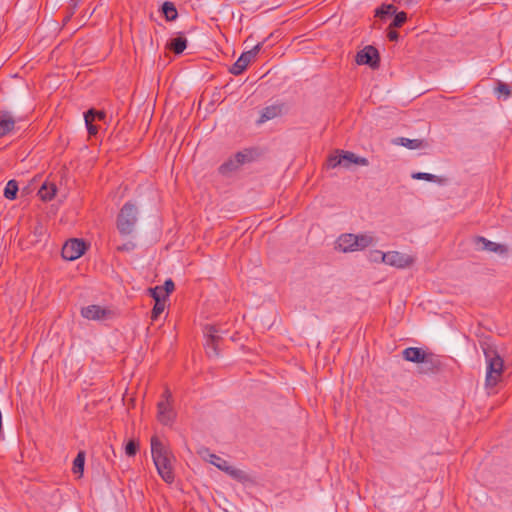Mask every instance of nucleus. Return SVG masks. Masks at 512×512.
<instances>
[{
  "label": "nucleus",
  "mask_w": 512,
  "mask_h": 512,
  "mask_svg": "<svg viewBox=\"0 0 512 512\" xmlns=\"http://www.w3.org/2000/svg\"><path fill=\"white\" fill-rule=\"evenodd\" d=\"M480 347L483 351L487 364L485 386L487 389H492L498 384L501 378L504 361L495 345L489 340L480 341Z\"/></svg>",
  "instance_id": "nucleus-1"
},
{
  "label": "nucleus",
  "mask_w": 512,
  "mask_h": 512,
  "mask_svg": "<svg viewBox=\"0 0 512 512\" xmlns=\"http://www.w3.org/2000/svg\"><path fill=\"white\" fill-rule=\"evenodd\" d=\"M151 454L158 474L166 483L171 484L175 478L171 466L172 455L170 450L156 436L151 439Z\"/></svg>",
  "instance_id": "nucleus-2"
},
{
  "label": "nucleus",
  "mask_w": 512,
  "mask_h": 512,
  "mask_svg": "<svg viewBox=\"0 0 512 512\" xmlns=\"http://www.w3.org/2000/svg\"><path fill=\"white\" fill-rule=\"evenodd\" d=\"M138 221V208L135 203L128 201L120 209L117 216V229L122 236L131 235Z\"/></svg>",
  "instance_id": "nucleus-3"
},
{
  "label": "nucleus",
  "mask_w": 512,
  "mask_h": 512,
  "mask_svg": "<svg viewBox=\"0 0 512 512\" xmlns=\"http://www.w3.org/2000/svg\"><path fill=\"white\" fill-rule=\"evenodd\" d=\"M198 454L204 460L208 461L209 463H211L212 465L217 467L219 470L225 472L227 475H229L233 479H235L239 482H244L247 480V475L243 470L231 466L228 461L217 456L214 453H211L208 448H205V447L201 448L198 451Z\"/></svg>",
  "instance_id": "nucleus-4"
},
{
  "label": "nucleus",
  "mask_w": 512,
  "mask_h": 512,
  "mask_svg": "<svg viewBox=\"0 0 512 512\" xmlns=\"http://www.w3.org/2000/svg\"><path fill=\"white\" fill-rule=\"evenodd\" d=\"M87 249L83 239L73 238L65 242L61 255L65 260L73 261L81 257Z\"/></svg>",
  "instance_id": "nucleus-5"
},
{
  "label": "nucleus",
  "mask_w": 512,
  "mask_h": 512,
  "mask_svg": "<svg viewBox=\"0 0 512 512\" xmlns=\"http://www.w3.org/2000/svg\"><path fill=\"white\" fill-rule=\"evenodd\" d=\"M263 45L264 42H259L249 51L243 52L236 60V62L231 66L229 72L233 75H240L247 68L250 62L256 58Z\"/></svg>",
  "instance_id": "nucleus-6"
},
{
  "label": "nucleus",
  "mask_w": 512,
  "mask_h": 512,
  "mask_svg": "<svg viewBox=\"0 0 512 512\" xmlns=\"http://www.w3.org/2000/svg\"><path fill=\"white\" fill-rule=\"evenodd\" d=\"M375 253L380 255L381 261L383 263L393 267L405 268L413 263L412 257L398 251H389L387 253L375 251Z\"/></svg>",
  "instance_id": "nucleus-7"
},
{
  "label": "nucleus",
  "mask_w": 512,
  "mask_h": 512,
  "mask_svg": "<svg viewBox=\"0 0 512 512\" xmlns=\"http://www.w3.org/2000/svg\"><path fill=\"white\" fill-rule=\"evenodd\" d=\"M356 63L358 65H368L372 69H376L380 65V55L378 50L371 45L364 47L356 55Z\"/></svg>",
  "instance_id": "nucleus-8"
},
{
  "label": "nucleus",
  "mask_w": 512,
  "mask_h": 512,
  "mask_svg": "<svg viewBox=\"0 0 512 512\" xmlns=\"http://www.w3.org/2000/svg\"><path fill=\"white\" fill-rule=\"evenodd\" d=\"M220 329L215 325L206 326V353L209 357H218V345L222 337L219 335Z\"/></svg>",
  "instance_id": "nucleus-9"
},
{
  "label": "nucleus",
  "mask_w": 512,
  "mask_h": 512,
  "mask_svg": "<svg viewBox=\"0 0 512 512\" xmlns=\"http://www.w3.org/2000/svg\"><path fill=\"white\" fill-rule=\"evenodd\" d=\"M176 418V412L172 404L167 401H159L157 404V419L165 426H171Z\"/></svg>",
  "instance_id": "nucleus-10"
},
{
  "label": "nucleus",
  "mask_w": 512,
  "mask_h": 512,
  "mask_svg": "<svg viewBox=\"0 0 512 512\" xmlns=\"http://www.w3.org/2000/svg\"><path fill=\"white\" fill-rule=\"evenodd\" d=\"M473 241L476 246V249L479 251H489L499 254H504L507 252L506 246L492 242L482 236L475 237Z\"/></svg>",
  "instance_id": "nucleus-11"
},
{
  "label": "nucleus",
  "mask_w": 512,
  "mask_h": 512,
  "mask_svg": "<svg viewBox=\"0 0 512 512\" xmlns=\"http://www.w3.org/2000/svg\"><path fill=\"white\" fill-rule=\"evenodd\" d=\"M355 154L350 151H341L340 155H331L328 159V167L336 168L337 166H343L349 168L353 164V158Z\"/></svg>",
  "instance_id": "nucleus-12"
},
{
  "label": "nucleus",
  "mask_w": 512,
  "mask_h": 512,
  "mask_svg": "<svg viewBox=\"0 0 512 512\" xmlns=\"http://www.w3.org/2000/svg\"><path fill=\"white\" fill-rule=\"evenodd\" d=\"M110 313L109 310L99 305H89L81 309L82 317L88 320H102Z\"/></svg>",
  "instance_id": "nucleus-13"
},
{
  "label": "nucleus",
  "mask_w": 512,
  "mask_h": 512,
  "mask_svg": "<svg viewBox=\"0 0 512 512\" xmlns=\"http://www.w3.org/2000/svg\"><path fill=\"white\" fill-rule=\"evenodd\" d=\"M336 249L344 253L357 251L355 234L345 233L340 235L336 241Z\"/></svg>",
  "instance_id": "nucleus-14"
},
{
  "label": "nucleus",
  "mask_w": 512,
  "mask_h": 512,
  "mask_svg": "<svg viewBox=\"0 0 512 512\" xmlns=\"http://www.w3.org/2000/svg\"><path fill=\"white\" fill-rule=\"evenodd\" d=\"M284 109L285 105L283 103L273 104L263 108L257 123L262 124L282 115Z\"/></svg>",
  "instance_id": "nucleus-15"
},
{
  "label": "nucleus",
  "mask_w": 512,
  "mask_h": 512,
  "mask_svg": "<svg viewBox=\"0 0 512 512\" xmlns=\"http://www.w3.org/2000/svg\"><path fill=\"white\" fill-rule=\"evenodd\" d=\"M15 126V119L8 111H0V137L10 133Z\"/></svg>",
  "instance_id": "nucleus-16"
},
{
  "label": "nucleus",
  "mask_w": 512,
  "mask_h": 512,
  "mask_svg": "<svg viewBox=\"0 0 512 512\" xmlns=\"http://www.w3.org/2000/svg\"><path fill=\"white\" fill-rule=\"evenodd\" d=\"M427 355V353L422 349L418 347H408L403 350L402 356L406 361L413 362L420 364V362H423L424 357Z\"/></svg>",
  "instance_id": "nucleus-17"
},
{
  "label": "nucleus",
  "mask_w": 512,
  "mask_h": 512,
  "mask_svg": "<svg viewBox=\"0 0 512 512\" xmlns=\"http://www.w3.org/2000/svg\"><path fill=\"white\" fill-rule=\"evenodd\" d=\"M440 366V361L436 359L432 354H427L424 357L423 362H420L418 370L419 373H433Z\"/></svg>",
  "instance_id": "nucleus-18"
},
{
  "label": "nucleus",
  "mask_w": 512,
  "mask_h": 512,
  "mask_svg": "<svg viewBox=\"0 0 512 512\" xmlns=\"http://www.w3.org/2000/svg\"><path fill=\"white\" fill-rule=\"evenodd\" d=\"M393 143L404 146L410 150L426 148L428 146L427 142L423 139H408L405 137H398Z\"/></svg>",
  "instance_id": "nucleus-19"
},
{
  "label": "nucleus",
  "mask_w": 512,
  "mask_h": 512,
  "mask_svg": "<svg viewBox=\"0 0 512 512\" xmlns=\"http://www.w3.org/2000/svg\"><path fill=\"white\" fill-rule=\"evenodd\" d=\"M186 47L187 39L182 35V33H180L179 36L171 39L168 44V48L177 55L181 54L186 49Z\"/></svg>",
  "instance_id": "nucleus-20"
},
{
  "label": "nucleus",
  "mask_w": 512,
  "mask_h": 512,
  "mask_svg": "<svg viewBox=\"0 0 512 512\" xmlns=\"http://www.w3.org/2000/svg\"><path fill=\"white\" fill-rule=\"evenodd\" d=\"M235 158L236 163L233 161H228L220 166L219 170L222 174L235 170L238 167V165L243 164L246 161L247 156L241 152H238Z\"/></svg>",
  "instance_id": "nucleus-21"
},
{
  "label": "nucleus",
  "mask_w": 512,
  "mask_h": 512,
  "mask_svg": "<svg viewBox=\"0 0 512 512\" xmlns=\"http://www.w3.org/2000/svg\"><path fill=\"white\" fill-rule=\"evenodd\" d=\"M411 177L415 180H425L428 182H435L440 185H443L446 182L445 178L426 172H414Z\"/></svg>",
  "instance_id": "nucleus-22"
},
{
  "label": "nucleus",
  "mask_w": 512,
  "mask_h": 512,
  "mask_svg": "<svg viewBox=\"0 0 512 512\" xmlns=\"http://www.w3.org/2000/svg\"><path fill=\"white\" fill-rule=\"evenodd\" d=\"M57 188L54 184L44 183L38 191L39 197L44 201H50L54 198Z\"/></svg>",
  "instance_id": "nucleus-23"
},
{
  "label": "nucleus",
  "mask_w": 512,
  "mask_h": 512,
  "mask_svg": "<svg viewBox=\"0 0 512 512\" xmlns=\"http://www.w3.org/2000/svg\"><path fill=\"white\" fill-rule=\"evenodd\" d=\"M355 239L357 251L364 250L374 242V238L370 233L355 234Z\"/></svg>",
  "instance_id": "nucleus-24"
},
{
  "label": "nucleus",
  "mask_w": 512,
  "mask_h": 512,
  "mask_svg": "<svg viewBox=\"0 0 512 512\" xmlns=\"http://www.w3.org/2000/svg\"><path fill=\"white\" fill-rule=\"evenodd\" d=\"M162 13L165 16L166 20L173 21L178 17L177 9L174 3L170 1H165L162 5Z\"/></svg>",
  "instance_id": "nucleus-25"
},
{
  "label": "nucleus",
  "mask_w": 512,
  "mask_h": 512,
  "mask_svg": "<svg viewBox=\"0 0 512 512\" xmlns=\"http://www.w3.org/2000/svg\"><path fill=\"white\" fill-rule=\"evenodd\" d=\"M93 115L94 108H91L84 113L86 128L90 136H95L98 132V127L93 124Z\"/></svg>",
  "instance_id": "nucleus-26"
},
{
  "label": "nucleus",
  "mask_w": 512,
  "mask_h": 512,
  "mask_svg": "<svg viewBox=\"0 0 512 512\" xmlns=\"http://www.w3.org/2000/svg\"><path fill=\"white\" fill-rule=\"evenodd\" d=\"M18 183L16 180L11 179L7 182L5 188H4V197L8 200H14L17 197L18 193Z\"/></svg>",
  "instance_id": "nucleus-27"
},
{
  "label": "nucleus",
  "mask_w": 512,
  "mask_h": 512,
  "mask_svg": "<svg viewBox=\"0 0 512 512\" xmlns=\"http://www.w3.org/2000/svg\"><path fill=\"white\" fill-rule=\"evenodd\" d=\"M85 464V452L79 451L73 461V473L79 474L80 476L83 474Z\"/></svg>",
  "instance_id": "nucleus-28"
},
{
  "label": "nucleus",
  "mask_w": 512,
  "mask_h": 512,
  "mask_svg": "<svg viewBox=\"0 0 512 512\" xmlns=\"http://www.w3.org/2000/svg\"><path fill=\"white\" fill-rule=\"evenodd\" d=\"M396 13V7L392 4H383L381 7L376 9V16L385 19L388 16Z\"/></svg>",
  "instance_id": "nucleus-29"
},
{
  "label": "nucleus",
  "mask_w": 512,
  "mask_h": 512,
  "mask_svg": "<svg viewBox=\"0 0 512 512\" xmlns=\"http://www.w3.org/2000/svg\"><path fill=\"white\" fill-rule=\"evenodd\" d=\"M407 20V14L404 11L396 12L394 14V19L390 24V28H400Z\"/></svg>",
  "instance_id": "nucleus-30"
},
{
  "label": "nucleus",
  "mask_w": 512,
  "mask_h": 512,
  "mask_svg": "<svg viewBox=\"0 0 512 512\" xmlns=\"http://www.w3.org/2000/svg\"><path fill=\"white\" fill-rule=\"evenodd\" d=\"M165 301L166 300H158V299H157V301H155V304L151 311L152 320H156L160 316V314L163 313V311L165 309Z\"/></svg>",
  "instance_id": "nucleus-31"
},
{
  "label": "nucleus",
  "mask_w": 512,
  "mask_h": 512,
  "mask_svg": "<svg viewBox=\"0 0 512 512\" xmlns=\"http://www.w3.org/2000/svg\"><path fill=\"white\" fill-rule=\"evenodd\" d=\"M139 450V444L134 440H129L125 445V453L129 457H133Z\"/></svg>",
  "instance_id": "nucleus-32"
},
{
  "label": "nucleus",
  "mask_w": 512,
  "mask_h": 512,
  "mask_svg": "<svg viewBox=\"0 0 512 512\" xmlns=\"http://www.w3.org/2000/svg\"><path fill=\"white\" fill-rule=\"evenodd\" d=\"M149 294L154 299V301L158 300H166V295H164V292L160 288V286H155L153 288H149Z\"/></svg>",
  "instance_id": "nucleus-33"
},
{
  "label": "nucleus",
  "mask_w": 512,
  "mask_h": 512,
  "mask_svg": "<svg viewBox=\"0 0 512 512\" xmlns=\"http://www.w3.org/2000/svg\"><path fill=\"white\" fill-rule=\"evenodd\" d=\"M78 6V1L70 0L67 7V15L64 18V23H67L71 17L74 15L76 8Z\"/></svg>",
  "instance_id": "nucleus-34"
},
{
  "label": "nucleus",
  "mask_w": 512,
  "mask_h": 512,
  "mask_svg": "<svg viewBox=\"0 0 512 512\" xmlns=\"http://www.w3.org/2000/svg\"><path fill=\"white\" fill-rule=\"evenodd\" d=\"M162 291L164 292V295H166V298L169 296L170 293H172L175 289V284L172 279H167L164 282L163 286H160Z\"/></svg>",
  "instance_id": "nucleus-35"
},
{
  "label": "nucleus",
  "mask_w": 512,
  "mask_h": 512,
  "mask_svg": "<svg viewBox=\"0 0 512 512\" xmlns=\"http://www.w3.org/2000/svg\"><path fill=\"white\" fill-rule=\"evenodd\" d=\"M497 91L505 95V97L510 96L512 93L511 86L504 82H498Z\"/></svg>",
  "instance_id": "nucleus-36"
},
{
  "label": "nucleus",
  "mask_w": 512,
  "mask_h": 512,
  "mask_svg": "<svg viewBox=\"0 0 512 512\" xmlns=\"http://www.w3.org/2000/svg\"><path fill=\"white\" fill-rule=\"evenodd\" d=\"M136 248V244L133 241H127L123 243L122 245L117 247V250L120 252H130L133 251Z\"/></svg>",
  "instance_id": "nucleus-37"
},
{
  "label": "nucleus",
  "mask_w": 512,
  "mask_h": 512,
  "mask_svg": "<svg viewBox=\"0 0 512 512\" xmlns=\"http://www.w3.org/2000/svg\"><path fill=\"white\" fill-rule=\"evenodd\" d=\"M395 28H390L389 27V30H388V33H387V38L390 40V41H398L399 39V33L394 30Z\"/></svg>",
  "instance_id": "nucleus-38"
},
{
  "label": "nucleus",
  "mask_w": 512,
  "mask_h": 512,
  "mask_svg": "<svg viewBox=\"0 0 512 512\" xmlns=\"http://www.w3.org/2000/svg\"><path fill=\"white\" fill-rule=\"evenodd\" d=\"M353 164L361 165V166H367L369 164V161L365 157H360L355 154L353 158Z\"/></svg>",
  "instance_id": "nucleus-39"
},
{
  "label": "nucleus",
  "mask_w": 512,
  "mask_h": 512,
  "mask_svg": "<svg viewBox=\"0 0 512 512\" xmlns=\"http://www.w3.org/2000/svg\"><path fill=\"white\" fill-rule=\"evenodd\" d=\"M105 118H106V114L104 111H98V110L94 109L93 121H95V120L103 121V120H105Z\"/></svg>",
  "instance_id": "nucleus-40"
},
{
  "label": "nucleus",
  "mask_w": 512,
  "mask_h": 512,
  "mask_svg": "<svg viewBox=\"0 0 512 512\" xmlns=\"http://www.w3.org/2000/svg\"><path fill=\"white\" fill-rule=\"evenodd\" d=\"M162 397H163V399L161 401H167L172 404V393L170 392V390L168 388L165 389Z\"/></svg>",
  "instance_id": "nucleus-41"
},
{
  "label": "nucleus",
  "mask_w": 512,
  "mask_h": 512,
  "mask_svg": "<svg viewBox=\"0 0 512 512\" xmlns=\"http://www.w3.org/2000/svg\"><path fill=\"white\" fill-rule=\"evenodd\" d=\"M268 39H270V36H267V38H266V39H264L262 42H264V43H265Z\"/></svg>",
  "instance_id": "nucleus-42"
},
{
  "label": "nucleus",
  "mask_w": 512,
  "mask_h": 512,
  "mask_svg": "<svg viewBox=\"0 0 512 512\" xmlns=\"http://www.w3.org/2000/svg\"><path fill=\"white\" fill-rule=\"evenodd\" d=\"M374 254H375V258H374V260H377L379 255H378V254H376L375 252H374Z\"/></svg>",
  "instance_id": "nucleus-43"
},
{
  "label": "nucleus",
  "mask_w": 512,
  "mask_h": 512,
  "mask_svg": "<svg viewBox=\"0 0 512 512\" xmlns=\"http://www.w3.org/2000/svg\"><path fill=\"white\" fill-rule=\"evenodd\" d=\"M413 0H405L406 3H411Z\"/></svg>",
  "instance_id": "nucleus-44"
},
{
  "label": "nucleus",
  "mask_w": 512,
  "mask_h": 512,
  "mask_svg": "<svg viewBox=\"0 0 512 512\" xmlns=\"http://www.w3.org/2000/svg\"><path fill=\"white\" fill-rule=\"evenodd\" d=\"M446 2H449L450 0H445Z\"/></svg>",
  "instance_id": "nucleus-45"
}]
</instances>
